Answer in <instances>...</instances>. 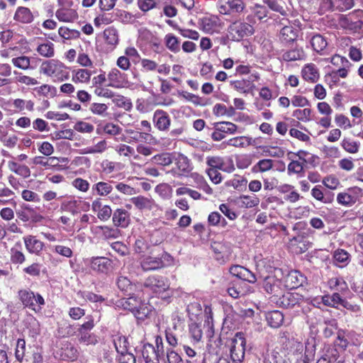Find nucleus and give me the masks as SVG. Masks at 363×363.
<instances>
[{"instance_id":"nucleus-1","label":"nucleus","mask_w":363,"mask_h":363,"mask_svg":"<svg viewBox=\"0 0 363 363\" xmlns=\"http://www.w3.org/2000/svg\"><path fill=\"white\" fill-rule=\"evenodd\" d=\"M65 65L56 60H50L43 62L40 67L43 74L57 78L60 81L68 79V73L65 72Z\"/></svg>"},{"instance_id":"nucleus-2","label":"nucleus","mask_w":363,"mask_h":363,"mask_svg":"<svg viewBox=\"0 0 363 363\" xmlns=\"http://www.w3.org/2000/svg\"><path fill=\"white\" fill-rule=\"evenodd\" d=\"M172 261V257L167 252H163L159 257H145L140 265L143 271L157 270L170 264Z\"/></svg>"},{"instance_id":"nucleus-3","label":"nucleus","mask_w":363,"mask_h":363,"mask_svg":"<svg viewBox=\"0 0 363 363\" xmlns=\"http://www.w3.org/2000/svg\"><path fill=\"white\" fill-rule=\"evenodd\" d=\"M363 196V190L358 186L347 188L337 194V201L340 205L350 207Z\"/></svg>"},{"instance_id":"nucleus-4","label":"nucleus","mask_w":363,"mask_h":363,"mask_svg":"<svg viewBox=\"0 0 363 363\" xmlns=\"http://www.w3.org/2000/svg\"><path fill=\"white\" fill-rule=\"evenodd\" d=\"M246 340L242 333H238L230 342V352L232 360L237 363L242 361L245 357Z\"/></svg>"},{"instance_id":"nucleus-5","label":"nucleus","mask_w":363,"mask_h":363,"mask_svg":"<svg viewBox=\"0 0 363 363\" xmlns=\"http://www.w3.org/2000/svg\"><path fill=\"white\" fill-rule=\"evenodd\" d=\"M144 286L155 294H160L169 289L167 279L161 276H150L145 282Z\"/></svg>"},{"instance_id":"nucleus-6","label":"nucleus","mask_w":363,"mask_h":363,"mask_svg":"<svg viewBox=\"0 0 363 363\" xmlns=\"http://www.w3.org/2000/svg\"><path fill=\"white\" fill-rule=\"evenodd\" d=\"M90 267L94 271L107 274L113 269V262L104 257H94L91 261Z\"/></svg>"},{"instance_id":"nucleus-7","label":"nucleus","mask_w":363,"mask_h":363,"mask_svg":"<svg viewBox=\"0 0 363 363\" xmlns=\"http://www.w3.org/2000/svg\"><path fill=\"white\" fill-rule=\"evenodd\" d=\"M244 9V4L241 0H220L219 11L222 14L231 12H240Z\"/></svg>"},{"instance_id":"nucleus-8","label":"nucleus","mask_w":363,"mask_h":363,"mask_svg":"<svg viewBox=\"0 0 363 363\" xmlns=\"http://www.w3.org/2000/svg\"><path fill=\"white\" fill-rule=\"evenodd\" d=\"M305 277L296 270L291 271L284 278V286L289 289H296L304 282Z\"/></svg>"},{"instance_id":"nucleus-9","label":"nucleus","mask_w":363,"mask_h":363,"mask_svg":"<svg viewBox=\"0 0 363 363\" xmlns=\"http://www.w3.org/2000/svg\"><path fill=\"white\" fill-rule=\"evenodd\" d=\"M264 287L266 291L269 294H273V296L281 297L284 294L281 289V283L279 279L274 277H269L264 279Z\"/></svg>"},{"instance_id":"nucleus-10","label":"nucleus","mask_w":363,"mask_h":363,"mask_svg":"<svg viewBox=\"0 0 363 363\" xmlns=\"http://www.w3.org/2000/svg\"><path fill=\"white\" fill-rule=\"evenodd\" d=\"M153 121L155 127L161 131L167 130L171 123L169 115L162 110H157L155 112Z\"/></svg>"},{"instance_id":"nucleus-11","label":"nucleus","mask_w":363,"mask_h":363,"mask_svg":"<svg viewBox=\"0 0 363 363\" xmlns=\"http://www.w3.org/2000/svg\"><path fill=\"white\" fill-rule=\"evenodd\" d=\"M301 76L306 82L315 83L320 77L319 70L315 65L308 63L303 67Z\"/></svg>"},{"instance_id":"nucleus-12","label":"nucleus","mask_w":363,"mask_h":363,"mask_svg":"<svg viewBox=\"0 0 363 363\" xmlns=\"http://www.w3.org/2000/svg\"><path fill=\"white\" fill-rule=\"evenodd\" d=\"M299 33V28L296 24H289L283 27L280 31V38L286 43L294 41Z\"/></svg>"},{"instance_id":"nucleus-13","label":"nucleus","mask_w":363,"mask_h":363,"mask_svg":"<svg viewBox=\"0 0 363 363\" xmlns=\"http://www.w3.org/2000/svg\"><path fill=\"white\" fill-rule=\"evenodd\" d=\"M277 190L284 194V199L291 203H295L298 201L301 196L295 189V187L291 184H281L277 187Z\"/></svg>"},{"instance_id":"nucleus-14","label":"nucleus","mask_w":363,"mask_h":363,"mask_svg":"<svg viewBox=\"0 0 363 363\" xmlns=\"http://www.w3.org/2000/svg\"><path fill=\"white\" fill-rule=\"evenodd\" d=\"M112 220L115 226L126 228L130 223V214L125 209L118 208L113 213Z\"/></svg>"},{"instance_id":"nucleus-15","label":"nucleus","mask_w":363,"mask_h":363,"mask_svg":"<svg viewBox=\"0 0 363 363\" xmlns=\"http://www.w3.org/2000/svg\"><path fill=\"white\" fill-rule=\"evenodd\" d=\"M23 241L26 250L31 254L39 255L43 249V242L38 240L35 236H26L23 238Z\"/></svg>"},{"instance_id":"nucleus-16","label":"nucleus","mask_w":363,"mask_h":363,"mask_svg":"<svg viewBox=\"0 0 363 363\" xmlns=\"http://www.w3.org/2000/svg\"><path fill=\"white\" fill-rule=\"evenodd\" d=\"M18 297L25 307L36 311L34 303L35 294L30 289H21L18 291Z\"/></svg>"},{"instance_id":"nucleus-17","label":"nucleus","mask_w":363,"mask_h":363,"mask_svg":"<svg viewBox=\"0 0 363 363\" xmlns=\"http://www.w3.org/2000/svg\"><path fill=\"white\" fill-rule=\"evenodd\" d=\"M211 249L215 253V258L220 262H224L225 259L230 254V249L225 244L219 242H213L211 244Z\"/></svg>"},{"instance_id":"nucleus-18","label":"nucleus","mask_w":363,"mask_h":363,"mask_svg":"<svg viewBox=\"0 0 363 363\" xmlns=\"http://www.w3.org/2000/svg\"><path fill=\"white\" fill-rule=\"evenodd\" d=\"M142 354L145 363H160V354L156 352L155 347L152 345H144Z\"/></svg>"},{"instance_id":"nucleus-19","label":"nucleus","mask_w":363,"mask_h":363,"mask_svg":"<svg viewBox=\"0 0 363 363\" xmlns=\"http://www.w3.org/2000/svg\"><path fill=\"white\" fill-rule=\"evenodd\" d=\"M266 320L272 328H277L283 323L284 315L279 311H270L266 314Z\"/></svg>"},{"instance_id":"nucleus-20","label":"nucleus","mask_w":363,"mask_h":363,"mask_svg":"<svg viewBox=\"0 0 363 363\" xmlns=\"http://www.w3.org/2000/svg\"><path fill=\"white\" fill-rule=\"evenodd\" d=\"M299 295L295 293L286 292L279 298V303L286 308H291L298 303Z\"/></svg>"},{"instance_id":"nucleus-21","label":"nucleus","mask_w":363,"mask_h":363,"mask_svg":"<svg viewBox=\"0 0 363 363\" xmlns=\"http://www.w3.org/2000/svg\"><path fill=\"white\" fill-rule=\"evenodd\" d=\"M328 286L330 290L345 292L348 290L347 282L342 277H332L328 281Z\"/></svg>"},{"instance_id":"nucleus-22","label":"nucleus","mask_w":363,"mask_h":363,"mask_svg":"<svg viewBox=\"0 0 363 363\" xmlns=\"http://www.w3.org/2000/svg\"><path fill=\"white\" fill-rule=\"evenodd\" d=\"M130 201L139 210H151L154 205L152 199L142 196L133 197Z\"/></svg>"},{"instance_id":"nucleus-23","label":"nucleus","mask_w":363,"mask_h":363,"mask_svg":"<svg viewBox=\"0 0 363 363\" xmlns=\"http://www.w3.org/2000/svg\"><path fill=\"white\" fill-rule=\"evenodd\" d=\"M14 19L20 23H31L33 16L29 9L18 7L16 11Z\"/></svg>"},{"instance_id":"nucleus-24","label":"nucleus","mask_w":363,"mask_h":363,"mask_svg":"<svg viewBox=\"0 0 363 363\" xmlns=\"http://www.w3.org/2000/svg\"><path fill=\"white\" fill-rule=\"evenodd\" d=\"M320 298L324 305L336 308L342 306L344 301L338 293H334L331 296L325 295L321 296Z\"/></svg>"},{"instance_id":"nucleus-25","label":"nucleus","mask_w":363,"mask_h":363,"mask_svg":"<svg viewBox=\"0 0 363 363\" xmlns=\"http://www.w3.org/2000/svg\"><path fill=\"white\" fill-rule=\"evenodd\" d=\"M304 57L305 53L301 48H296L294 49L286 51L281 56L282 59L287 62L300 60L303 59Z\"/></svg>"},{"instance_id":"nucleus-26","label":"nucleus","mask_w":363,"mask_h":363,"mask_svg":"<svg viewBox=\"0 0 363 363\" xmlns=\"http://www.w3.org/2000/svg\"><path fill=\"white\" fill-rule=\"evenodd\" d=\"M80 201L77 200H69L64 201L60 206V209L62 211H66L71 213L72 216H75L79 213V205Z\"/></svg>"},{"instance_id":"nucleus-27","label":"nucleus","mask_w":363,"mask_h":363,"mask_svg":"<svg viewBox=\"0 0 363 363\" xmlns=\"http://www.w3.org/2000/svg\"><path fill=\"white\" fill-rule=\"evenodd\" d=\"M349 253L342 249L335 250L333 253V259L336 265L342 267L346 266L350 260Z\"/></svg>"},{"instance_id":"nucleus-28","label":"nucleus","mask_w":363,"mask_h":363,"mask_svg":"<svg viewBox=\"0 0 363 363\" xmlns=\"http://www.w3.org/2000/svg\"><path fill=\"white\" fill-rule=\"evenodd\" d=\"M340 23H363V10L357 9L350 13L347 17L341 15L337 19Z\"/></svg>"},{"instance_id":"nucleus-29","label":"nucleus","mask_w":363,"mask_h":363,"mask_svg":"<svg viewBox=\"0 0 363 363\" xmlns=\"http://www.w3.org/2000/svg\"><path fill=\"white\" fill-rule=\"evenodd\" d=\"M176 160L177 167L182 172L181 174H187L192 169L189 160L183 154L178 155Z\"/></svg>"},{"instance_id":"nucleus-30","label":"nucleus","mask_w":363,"mask_h":363,"mask_svg":"<svg viewBox=\"0 0 363 363\" xmlns=\"http://www.w3.org/2000/svg\"><path fill=\"white\" fill-rule=\"evenodd\" d=\"M56 16L60 21L69 22L75 19L77 13L73 9H61L57 11Z\"/></svg>"},{"instance_id":"nucleus-31","label":"nucleus","mask_w":363,"mask_h":363,"mask_svg":"<svg viewBox=\"0 0 363 363\" xmlns=\"http://www.w3.org/2000/svg\"><path fill=\"white\" fill-rule=\"evenodd\" d=\"M117 286L118 289L123 291L126 295H130L134 291V285L126 277H119L117 279Z\"/></svg>"},{"instance_id":"nucleus-32","label":"nucleus","mask_w":363,"mask_h":363,"mask_svg":"<svg viewBox=\"0 0 363 363\" xmlns=\"http://www.w3.org/2000/svg\"><path fill=\"white\" fill-rule=\"evenodd\" d=\"M341 147L342 149L350 154H356L359 152L360 143L350 138H345L341 141Z\"/></svg>"},{"instance_id":"nucleus-33","label":"nucleus","mask_w":363,"mask_h":363,"mask_svg":"<svg viewBox=\"0 0 363 363\" xmlns=\"http://www.w3.org/2000/svg\"><path fill=\"white\" fill-rule=\"evenodd\" d=\"M111 183L112 182H99L92 186V189L99 196H107L113 190Z\"/></svg>"},{"instance_id":"nucleus-34","label":"nucleus","mask_w":363,"mask_h":363,"mask_svg":"<svg viewBox=\"0 0 363 363\" xmlns=\"http://www.w3.org/2000/svg\"><path fill=\"white\" fill-rule=\"evenodd\" d=\"M230 272L232 275L237 277L242 282H247L249 284L248 277L250 276V270L240 265H235L230 269Z\"/></svg>"},{"instance_id":"nucleus-35","label":"nucleus","mask_w":363,"mask_h":363,"mask_svg":"<svg viewBox=\"0 0 363 363\" xmlns=\"http://www.w3.org/2000/svg\"><path fill=\"white\" fill-rule=\"evenodd\" d=\"M78 340L80 344H84L86 346L95 345L98 343V337L91 333L82 332L78 333Z\"/></svg>"},{"instance_id":"nucleus-36","label":"nucleus","mask_w":363,"mask_h":363,"mask_svg":"<svg viewBox=\"0 0 363 363\" xmlns=\"http://www.w3.org/2000/svg\"><path fill=\"white\" fill-rule=\"evenodd\" d=\"M38 52L45 57H52L55 55L54 44L50 41L39 45L37 48Z\"/></svg>"},{"instance_id":"nucleus-37","label":"nucleus","mask_w":363,"mask_h":363,"mask_svg":"<svg viewBox=\"0 0 363 363\" xmlns=\"http://www.w3.org/2000/svg\"><path fill=\"white\" fill-rule=\"evenodd\" d=\"M113 344L118 354L128 351L129 342L126 337L123 335H116L113 339Z\"/></svg>"},{"instance_id":"nucleus-38","label":"nucleus","mask_w":363,"mask_h":363,"mask_svg":"<svg viewBox=\"0 0 363 363\" xmlns=\"http://www.w3.org/2000/svg\"><path fill=\"white\" fill-rule=\"evenodd\" d=\"M59 34L64 39L71 40L78 38L80 35V31L77 29L62 26L59 28Z\"/></svg>"},{"instance_id":"nucleus-39","label":"nucleus","mask_w":363,"mask_h":363,"mask_svg":"<svg viewBox=\"0 0 363 363\" xmlns=\"http://www.w3.org/2000/svg\"><path fill=\"white\" fill-rule=\"evenodd\" d=\"M98 233H101L105 239L117 238L120 235V231L117 228H111L106 225L97 226Z\"/></svg>"},{"instance_id":"nucleus-40","label":"nucleus","mask_w":363,"mask_h":363,"mask_svg":"<svg viewBox=\"0 0 363 363\" xmlns=\"http://www.w3.org/2000/svg\"><path fill=\"white\" fill-rule=\"evenodd\" d=\"M34 164H39L43 167H55L58 164V159L55 157L46 158L41 156L35 157L33 160Z\"/></svg>"},{"instance_id":"nucleus-41","label":"nucleus","mask_w":363,"mask_h":363,"mask_svg":"<svg viewBox=\"0 0 363 363\" xmlns=\"http://www.w3.org/2000/svg\"><path fill=\"white\" fill-rule=\"evenodd\" d=\"M39 96L45 97H55L57 95V89L51 85L43 84L39 87L35 88Z\"/></svg>"},{"instance_id":"nucleus-42","label":"nucleus","mask_w":363,"mask_h":363,"mask_svg":"<svg viewBox=\"0 0 363 363\" xmlns=\"http://www.w3.org/2000/svg\"><path fill=\"white\" fill-rule=\"evenodd\" d=\"M262 150L265 156L282 157L285 154L284 149L277 146H263Z\"/></svg>"},{"instance_id":"nucleus-43","label":"nucleus","mask_w":363,"mask_h":363,"mask_svg":"<svg viewBox=\"0 0 363 363\" xmlns=\"http://www.w3.org/2000/svg\"><path fill=\"white\" fill-rule=\"evenodd\" d=\"M104 36L107 43L116 45L118 43V34L114 27H109L104 31Z\"/></svg>"},{"instance_id":"nucleus-44","label":"nucleus","mask_w":363,"mask_h":363,"mask_svg":"<svg viewBox=\"0 0 363 363\" xmlns=\"http://www.w3.org/2000/svg\"><path fill=\"white\" fill-rule=\"evenodd\" d=\"M91 72L85 69L73 71L72 81L74 82H87L89 81Z\"/></svg>"},{"instance_id":"nucleus-45","label":"nucleus","mask_w":363,"mask_h":363,"mask_svg":"<svg viewBox=\"0 0 363 363\" xmlns=\"http://www.w3.org/2000/svg\"><path fill=\"white\" fill-rule=\"evenodd\" d=\"M311 43L313 50L317 52L323 51L328 45L325 39L320 35H315L313 36Z\"/></svg>"},{"instance_id":"nucleus-46","label":"nucleus","mask_w":363,"mask_h":363,"mask_svg":"<svg viewBox=\"0 0 363 363\" xmlns=\"http://www.w3.org/2000/svg\"><path fill=\"white\" fill-rule=\"evenodd\" d=\"M164 40L166 46L172 52H177L180 50L179 42L173 34L169 33L166 35Z\"/></svg>"},{"instance_id":"nucleus-47","label":"nucleus","mask_w":363,"mask_h":363,"mask_svg":"<svg viewBox=\"0 0 363 363\" xmlns=\"http://www.w3.org/2000/svg\"><path fill=\"white\" fill-rule=\"evenodd\" d=\"M216 130L221 131L224 134L233 133L236 130V125L230 122H219L214 124Z\"/></svg>"},{"instance_id":"nucleus-48","label":"nucleus","mask_w":363,"mask_h":363,"mask_svg":"<svg viewBox=\"0 0 363 363\" xmlns=\"http://www.w3.org/2000/svg\"><path fill=\"white\" fill-rule=\"evenodd\" d=\"M273 162L272 160L264 159L259 160L252 168V171L255 172H266L272 169Z\"/></svg>"},{"instance_id":"nucleus-49","label":"nucleus","mask_w":363,"mask_h":363,"mask_svg":"<svg viewBox=\"0 0 363 363\" xmlns=\"http://www.w3.org/2000/svg\"><path fill=\"white\" fill-rule=\"evenodd\" d=\"M322 183L328 189L335 190L340 186V182L336 176L333 174L328 175L323 178Z\"/></svg>"},{"instance_id":"nucleus-50","label":"nucleus","mask_w":363,"mask_h":363,"mask_svg":"<svg viewBox=\"0 0 363 363\" xmlns=\"http://www.w3.org/2000/svg\"><path fill=\"white\" fill-rule=\"evenodd\" d=\"M89 110L91 111L92 113L101 116H106L108 115V106L105 104L93 103L92 104H91Z\"/></svg>"},{"instance_id":"nucleus-51","label":"nucleus","mask_w":363,"mask_h":363,"mask_svg":"<svg viewBox=\"0 0 363 363\" xmlns=\"http://www.w3.org/2000/svg\"><path fill=\"white\" fill-rule=\"evenodd\" d=\"M233 87L240 93L247 94L250 91V82L247 79H239L232 82Z\"/></svg>"},{"instance_id":"nucleus-52","label":"nucleus","mask_w":363,"mask_h":363,"mask_svg":"<svg viewBox=\"0 0 363 363\" xmlns=\"http://www.w3.org/2000/svg\"><path fill=\"white\" fill-rule=\"evenodd\" d=\"M120 75H121V72L118 69H116V68L112 69L108 74V79L110 82V83L108 84V86L114 87V88H118L120 86H119Z\"/></svg>"},{"instance_id":"nucleus-53","label":"nucleus","mask_w":363,"mask_h":363,"mask_svg":"<svg viewBox=\"0 0 363 363\" xmlns=\"http://www.w3.org/2000/svg\"><path fill=\"white\" fill-rule=\"evenodd\" d=\"M293 116L301 121H309L311 119V110L310 108L297 109L294 111Z\"/></svg>"},{"instance_id":"nucleus-54","label":"nucleus","mask_w":363,"mask_h":363,"mask_svg":"<svg viewBox=\"0 0 363 363\" xmlns=\"http://www.w3.org/2000/svg\"><path fill=\"white\" fill-rule=\"evenodd\" d=\"M335 122L337 126L343 129L352 127L350 120L343 114H337L335 117Z\"/></svg>"},{"instance_id":"nucleus-55","label":"nucleus","mask_w":363,"mask_h":363,"mask_svg":"<svg viewBox=\"0 0 363 363\" xmlns=\"http://www.w3.org/2000/svg\"><path fill=\"white\" fill-rule=\"evenodd\" d=\"M330 62L335 67L340 68L342 67H351V63L349 60L339 55H335L330 58Z\"/></svg>"},{"instance_id":"nucleus-56","label":"nucleus","mask_w":363,"mask_h":363,"mask_svg":"<svg viewBox=\"0 0 363 363\" xmlns=\"http://www.w3.org/2000/svg\"><path fill=\"white\" fill-rule=\"evenodd\" d=\"M311 195L315 199L321 201L323 203H328L331 201V200L325 198L322 187L320 185H317L312 189Z\"/></svg>"},{"instance_id":"nucleus-57","label":"nucleus","mask_w":363,"mask_h":363,"mask_svg":"<svg viewBox=\"0 0 363 363\" xmlns=\"http://www.w3.org/2000/svg\"><path fill=\"white\" fill-rule=\"evenodd\" d=\"M207 164L210 167L209 169H219L225 170L223 165L224 162L220 157H207Z\"/></svg>"},{"instance_id":"nucleus-58","label":"nucleus","mask_w":363,"mask_h":363,"mask_svg":"<svg viewBox=\"0 0 363 363\" xmlns=\"http://www.w3.org/2000/svg\"><path fill=\"white\" fill-rule=\"evenodd\" d=\"M26 341L23 339H18L16 343L15 355L17 360L21 362L25 356Z\"/></svg>"},{"instance_id":"nucleus-59","label":"nucleus","mask_w":363,"mask_h":363,"mask_svg":"<svg viewBox=\"0 0 363 363\" xmlns=\"http://www.w3.org/2000/svg\"><path fill=\"white\" fill-rule=\"evenodd\" d=\"M12 63L17 67L26 69L30 67V58L26 56H21L12 59Z\"/></svg>"},{"instance_id":"nucleus-60","label":"nucleus","mask_w":363,"mask_h":363,"mask_svg":"<svg viewBox=\"0 0 363 363\" xmlns=\"http://www.w3.org/2000/svg\"><path fill=\"white\" fill-rule=\"evenodd\" d=\"M228 145L238 147H247L250 145V138L247 137L232 138L229 140Z\"/></svg>"},{"instance_id":"nucleus-61","label":"nucleus","mask_w":363,"mask_h":363,"mask_svg":"<svg viewBox=\"0 0 363 363\" xmlns=\"http://www.w3.org/2000/svg\"><path fill=\"white\" fill-rule=\"evenodd\" d=\"M338 166L342 170L351 172L354 168V163L352 157H345L338 161Z\"/></svg>"},{"instance_id":"nucleus-62","label":"nucleus","mask_w":363,"mask_h":363,"mask_svg":"<svg viewBox=\"0 0 363 363\" xmlns=\"http://www.w3.org/2000/svg\"><path fill=\"white\" fill-rule=\"evenodd\" d=\"M335 10L342 11L351 9L354 5L353 0H334Z\"/></svg>"},{"instance_id":"nucleus-63","label":"nucleus","mask_w":363,"mask_h":363,"mask_svg":"<svg viewBox=\"0 0 363 363\" xmlns=\"http://www.w3.org/2000/svg\"><path fill=\"white\" fill-rule=\"evenodd\" d=\"M153 161L162 166L169 165L172 162V158L169 154L157 155L153 157Z\"/></svg>"},{"instance_id":"nucleus-64","label":"nucleus","mask_w":363,"mask_h":363,"mask_svg":"<svg viewBox=\"0 0 363 363\" xmlns=\"http://www.w3.org/2000/svg\"><path fill=\"white\" fill-rule=\"evenodd\" d=\"M118 363H136V359L132 353L127 351L118 354Z\"/></svg>"}]
</instances>
